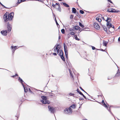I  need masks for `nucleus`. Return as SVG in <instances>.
<instances>
[{
    "instance_id": "7c9ffc66",
    "label": "nucleus",
    "mask_w": 120,
    "mask_h": 120,
    "mask_svg": "<svg viewBox=\"0 0 120 120\" xmlns=\"http://www.w3.org/2000/svg\"><path fill=\"white\" fill-rule=\"evenodd\" d=\"M69 30L70 31L72 32H73L74 31V30L73 29L70 28L69 29Z\"/></svg>"
},
{
    "instance_id": "3c124183",
    "label": "nucleus",
    "mask_w": 120,
    "mask_h": 120,
    "mask_svg": "<svg viewBox=\"0 0 120 120\" xmlns=\"http://www.w3.org/2000/svg\"><path fill=\"white\" fill-rule=\"evenodd\" d=\"M118 41L119 42V41H120V37H119L118 38Z\"/></svg>"
},
{
    "instance_id": "680f3d73",
    "label": "nucleus",
    "mask_w": 120,
    "mask_h": 120,
    "mask_svg": "<svg viewBox=\"0 0 120 120\" xmlns=\"http://www.w3.org/2000/svg\"><path fill=\"white\" fill-rule=\"evenodd\" d=\"M101 50L102 51H104V50L102 49H101Z\"/></svg>"
},
{
    "instance_id": "e2e57ef3",
    "label": "nucleus",
    "mask_w": 120,
    "mask_h": 120,
    "mask_svg": "<svg viewBox=\"0 0 120 120\" xmlns=\"http://www.w3.org/2000/svg\"><path fill=\"white\" fill-rule=\"evenodd\" d=\"M29 90L30 91V92H31V90H30V88H29Z\"/></svg>"
},
{
    "instance_id": "7ed1b4c3",
    "label": "nucleus",
    "mask_w": 120,
    "mask_h": 120,
    "mask_svg": "<svg viewBox=\"0 0 120 120\" xmlns=\"http://www.w3.org/2000/svg\"><path fill=\"white\" fill-rule=\"evenodd\" d=\"M64 111L66 113L68 114L69 113H71L72 112V110L70 108H67L64 110Z\"/></svg>"
},
{
    "instance_id": "412c9836",
    "label": "nucleus",
    "mask_w": 120,
    "mask_h": 120,
    "mask_svg": "<svg viewBox=\"0 0 120 120\" xmlns=\"http://www.w3.org/2000/svg\"><path fill=\"white\" fill-rule=\"evenodd\" d=\"M76 106L74 104H73L71 105L69 108L71 109V108H75L76 107Z\"/></svg>"
},
{
    "instance_id": "9d476101",
    "label": "nucleus",
    "mask_w": 120,
    "mask_h": 120,
    "mask_svg": "<svg viewBox=\"0 0 120 120\" xmlns=\"http://www.w3.org/2000/svg\"><path fill=\"white\" fill-rule=\"evenodd\" d=\"M77 92L79 93V94H81V95H82L83 97L85 98L86 99V98L85 96L79 90V89L78 88L76 90Z\"/></svg>"
},
{
    "instance_id": "c03bdc74",
    "label": "nucleus",
    "mask_w": 120,
    "mask_h": 120,
    "mask_svg": "<svg viewBox=\"0 0 120 120\" xmlns=\"http://www.w3.org/2000/svg\"><path fill=\"white\" fill-rule=\"evenodd\" d=\"M101 19L100 18H99V20L98 21L99 22H101Z\"/></svg>"
},
{
    "instance_id": "69168bd1",
    "label": "nucleus",
    "mask_w": 120,
    "mask_h": 120,
    "mask_svg": "<svg viewBox=\"0 0 120 120\" xmlns=\"http://www.w3.org/2000/svg\"><path fill=\"white\" fill-rule=\"evenodd\" d=\"M84 92H85V93H86L87 94H88H88L86 93L85 91H84Z\"/></svg>"
},
{
    "instance_id": "49530a36",
    "label": "nucleus",
    "mask_w": 120,
    "mask_h": 120,
    "mask_svg": "<svg viewBox=\"0 0 120 120\" xmlns=\"http://www.w3.org/2000/svg\"><path fill=\"white\" fill-rule=\"evenodd\" d=\"M80 88L81 89V90L83 91H84V90L81 87H80Z\"/></svg>"
},
{
    "instance_id": "6ab92c4d",
    "label": "nucleus",
    "mask_w": 120,
    "mask_h": 120,
    "mask_svg": "<svg viewBox=\"0 0 120 120\" xmlns=\"http://www.w3.org/2000/svg\"><path fill=\"white\" fill-rule=\"evenodd\" d=\"M63 4L66 7H69V5L68 4L65 3H63Z\"/></svg>"
},
{
    "instance_id": "2f4dec72",
    "label": "nucleus",
    "mask_w": 120,
    "mask_h": 120,
    "mask_svg": "<svg viewBox=\"0 0 120 120\" xmlns=\"http://www.w3.org/2000/svg\"><path fill=\"white\" fill-rule=\"evenodd\" d=\"M61 32L62 33L64 34L65 33V30L64 29H62L61 30Z\"/></svg>"
},
{
    "instance_id": "37998d69",
    "label": "nucleus",
    "mask_w": 120,
    "mask_h": 120,
    "mask_svg": "<svg viewBox=\"0 0 120 120\" xmlns=\"http://www.w3.org/2000/svg\"><path fill=\"white\" fill-rule=\"evenodd\" d=\"M55 19V21H56V24L57 25V26L58 25H59V24H58V23L57 21L56 20V19Z\"/></svg>"
},
{
    "instance_id": "423d86ee",
    "label": "nucleus",
    "mask_w": 120,
    "mask_h": 120,
    "mask_svg": "<svg viewBox=\"0 0 120 120\" xmlns=\"http://www.w3.org/2000/svg\"><path fill=\"white\" fill-rule=\"evenodd\" d=\"M41 102H42L43 104H49L50 103V102L46 99L41 100Z\"/></svg>"
},
{
    "instance_id": "09e8293b",
    "label": "nucleus",
    "mask_w": 120,
    "mask_h": 120,
    "mask_svg": "<svg viewBox=\"0 0 120 120\" xmlns=\"http://www.w3.org/2000/svg\"><path fill=\"white\" fill-rule=\"evenodd\" d=\"M107 0L109 2H110V3H112V1H111V0Z\"/></svg>"
},
{
    "instance_id": "e433bc0d",
    "label": "nucleus",
    "mask_w": 120,
    "mask_h": 120,
    "mask_svg": "<svg viewBox=\"0 0 120 120\" xmlns=\"http://www.w3.org/2000/svg\"><path fill=\"white\" fill-rule=\"evenodd\" d=\"M107 20H108L109 22H110L111 21V18H107Z\"/></svg>"
},
{
    "instance_id": "72a5a7b5",
    "label": "nucleus",
    "mask_w": 120,
    "mask_h": 120,
    "mask_svg": "<svg viewBox=\"0 0 120 120\" xmlns=\"http://www.w3.org/2000/svg\"><path fill=\"white\" fill-rule=\"evenodd\" d=\"M69 34L71 35H75V33L74 32H70V33Z\"/></svg>"
},
{
    "instance_id": "f704fd0d",
    "label": "nucleus",
    "mask_w": 120,
    "mask_h": 120,
    "mask_svg": "<svg viewBox=\"0 0 120 120\" xmlns=\"http://www.w3.org/2000/svg\"><path fill=\"white\" fill-rule=\"evenodd\" d=\"M69 95L70 96H74V94L72 93H69Z\"/></svg>"
},
{
    "instance_id": "de8ad7c7",
    "label": "nucleus",
    "mask_w": 120,
    "mask_h": 120,
    "mask_svg": "<svg viewBox=\"0 0 120 120\" xmlns=\"http://www.w3.org/2000/svg\"><path fill=\"white\" fill-rule=\"evenodd\" d=\"M92 49L93 50H94L95 49V48L94 47L92 46Z\"/></svg>"
},
{
    "instance_id": "a18cd8bd",
    "label": "nucleus",
    "mask_w": 120,
    "mask_h": 120,
    "mask_svg": "<svg viewBox=\"0 0 120 120\" xmlns=\"http://www.w3.org/2000/svg\"><path fill=\"white\" fill-rule=\"evenodd\" d=\"M53 54L55 56H56L57 55L56 53H53Z\"/></svg>"
},
{
    "instance_id": "774afa93",
    "label": "nucleus",
    "mask_w": 120,
    "mask_h": 120,
    "mask_svg": "<svg viewBox=\"0 0 120 120\" xmlns=\"http://www.w3.org/2000/svg\"><path fill=\"white\" fill-rule=\"evenodd\" d=\"M83 120H87L86 119H85Z\"/></svg>"
},
{
    "instance_id": "13d9d810",
    "label": "nucleus",
    "mask_w": 120,
    "mask_h": 120,
    "mask_svg": "<svg viewBox=\"0 0 120 120\" xmlns=\"http://www.w3.org/2000/svg\"><path fill=\"white\" fill-rule=\"evenodd\" d=\"M60 38H61L60 36H59V39H60Z\"/></svg>"
},
{
    "instance_id": "f03ea898",
    "label": "nucleus",
    "mask_w": 120,
    "mask_h": 120,
    "mask_svg": "<svg viewBox=\"0 0 120 120\" xmlns=\"http://www.w3.org/2000/svg\"><path fill=\"white\" fill-rule=\"evenodd\" d=\"M48 109L51 113H54L55 111V109L51 106H48Z\"/></svg>"
},
{
    "instance_id": "6e6d98bb",
    "label": "nucleus",
    "mask_w": 120,
    "mask_h": 120,
    "mask_svg": "<svg viewBox=\"0 0 120 120\" xmlns=\"http://www.w3.org/2000/svg\"><path fill=\"white\" fill-rule=\"evenodd\" d=\"M11 48L12 49H14V47H13V46H11Z\"/></svg>"
},
{
    "instance_id": "4c0bfd02",
    "label": "nucleus",
    "mask_w": 120,
    "mask_h": 120,
    "mask_svg": "<svg viewBox=\"0 0 120 120\" xmlns=\"http://www.w3.org/2000/svg\"><path fill=\"white\" fill-rule=\"evenodd\" d=\"M73 15H71L70 16V19H72L73 18Z\"/></svg>"
},
{
    "instance_id": "338daca9",
    "label": "nucleus",
    "mask_w": 120,
    "mask_h": 120,
    "mask_svg": "<svg viewBox=\"0 0 120 120\" xmlns=\"http://www.w3.org/2000/svg\"><path fill=\"white\" fill-rule=\"evenodd\" d=\"M59 0V1H62V0Z\"/></svg>"
},
{
    "instance_id": "58836bf2",
    "label": "nucleus",
    "mask_w": 120,
    "mask_h": 120,
    "mask_svg": "<svg viewBox=\"0 0 120 120\" xmlns=\"http://www.w3.org/2000/svg\"><path fill=\"white\" fill-rule=\"evenodd\" d=\"M52 6L54 8H55L56 6H55V4H54L53 3H52Z\"/></svg>"
},
{
    "instance_id": "dca6fc26",
    "label": "nucleus",
    "mask_w": 120,
    "mask_h": 120,
    "mask_svg": "<svg viewBox=\"0 0 120 120\" xmlns=\"http://www.w3.org/2000/svg\"><path fill=\"white\" fill-rule=\"evenodd\" d=\"M102 103L103 104V105H104V106L106 107L108 109V107L107 106V105L105 104L104 101L103 100H102Z\"/></svg>"
},
{
    "instance_id": "f257e3e1",
    "label": "nucleus",
    "mask_w": 120,
    "mask_h": 120,
    "mask_svg": "<svg viewBox=\"0 0 120 120\" xmlns=\"http://www.w3.org/2000/svg\"><path fill=\"white\" fill-rule=\"evenodd\" d=\"M8 12H6L4 16V19L5 22H7L8 21H10L12 20L14 15V13L11 12L8 14Z\"/></svg>"
},
{
    "instance_id": "052dcab7",
    "label": "nucleus",
    "mask_w": 120,
    "mask_h": 120,
    "mask_svg": "<svg viewBox=\"0 0 120 120\" xmlns=\"http://www.w3.org/2000/svg\"><path fill=\"white\" fill-rule=\"evenodd\" d=\"M105 21H106V22H109L108 20H107V19L106 20H105Z\"/></svg>"
},
{
    "instance_id": "ea45409f",
    "label": "nucleus",
    "mask_w": 120,
    "mask_h": 120,
    "mask_svg": "<svg viewBox=\"0 0 120 120\" xmlns=\"http://www.w3.org/2000/svg\"><path fill=\"white\" fill-rule=\"evenodd\" d=\"M55 5H56L58 6H60V4L59 3H55Z\"/></svg>"
},
{
    "instance_id": "f3484780",
    "label": "nucleus",
    "mask_w": 120,
    "mask_h": 120,
    "mask_svg": "<svg viewBox=\"0 0 120 120\" xmlns=\"http://www.w3.org/2000/svg\"><path fill=\"white\" fill-rule=\"evenodd\" d=\"M108 42L105 41H103V45L105 46H106Z\"/></svg>"
},
{
    "instance_id": "864d4df0",
    "label": "nucleus",
    "mask_w": 120,
    "mask_h": 120,
    "mask_svg": "<svg viewBox=\"0 0 120 120\" xmlns=\"http://www.w3.org/2000/svg\"><path fill=\"white\" fill-rule=\"evenodd\" d=\"M16 47L17 46H16L14 47V50H15V49H16Z\"/></svg>"
},
{
    "instance_id": "4be33fe9",
    "label": "nucleus",
    "mask_w": 120,
    "mask_h": 120,
    "mask_svg": "<svg viewBox=\"0 0 120 120\" xmlns=\"http://www.w3.org/2000/svg\"><path fill=\"white\" fill-rule=\"evenodd\" d=\"M102 27L105 31H107V28L106 26H102Z\"/></svg>"
},
{
    "instance_id": "aec40b11",
    "label": "nucleus",
    "mask_w": 120,
    "mask_h": 120,
    "mask_svg": "<svg viewBox=\"0 0 120 120\" xmlns=\"http://www.w3.org/2000/svg\"><path fill=\"white\" fill-rule=\"evenodd\" d=\"M25 1V0H18L17 3L18 4H19L20 3L22 2H24Z\"/></svg>"
},
{
    "instance_id": "c9c22d12",
    "label": "nucleus",
    "mask_w": 120,
    "mask_h": 120,
    "mask_svg": "<svg viewBox=\"0 0 120 120\" xmlns=\"http://www.w3.org/2000/svg\"><path fill=\"white\" fill-rule=\"evenodd\" d=\"M80 12L82 14H83L84 13V11L82 10H80Z\"/></svg>"
},
{
    "instance_id": "a878e982",
    "label": "nucleus",
    "mask_w": 120,
    "mask_h": 120,
    "mask_svg": "<svg viewBox=\"0 0 120 120\" xmlns=\"http://www.w3.org/2000/svg\"><path fill=\"white\" fill-rule=\"evenodd\" d=\"M57 10L60 12L61 11V8L60 6H58V8H56Z\"/></svg>"
},
{
    "instance_id": "4468645a",
    "label": "nucleus",
    "mask_w": 120,
    "mask_h": 120,
    "mask_svg": "<svg viewBox=\"0 0 120 120\" xmlns=\"http://www.w3.org/2000/svg\"><path fill=\"white\" fill-rule=\"evenodd\" d=\"M22 85L24 87V91L25 92H27L28 91V89L26 87H25L23 83H22Z\"/></svg>"
},
{
    "instance_id": "0eeeda50",
    "label": "nucleus",
    "mask_w": 120,
    "mask_h": 120,
    "mask_svg": "<svg viewBox=\"0 0 120 120\" xmlns=\"http://www.w3.org/2000/svg\"><path fill=\"white\" fill-rule=\"evenodd\" d=\"M107 25L108 26H109V28H110V27H112L113 28V30H114V26H112V24L111 23L109 22H107Z\"/></svg>"
},
{
    "instance_id": "6e6552de",
    "label": "nucleus",
    "mask_w": 120,
    "mask_h": 120,
    "mask_svg": "<svg viewBox=\"0 0 120 120\" xmlns=\"http://www.w3.org/2000/svg\"><path fill=\"white\" fill-rule=\"evenodd\" d=\"M7 30H3L1 32V33L3 35L5 36L7 34Z\"/></svg>"
},
{
    "instance_id": "473e14b6",
    "label": "nucleus",
    "mask_w": 120,
    "mask_h": 120,
    "mask_svg": "<svg viewBox=\"0 0 120 120\" xmlns=\"http://www.w3.org/2000/svg\"><path fill=\"white\" fill-rule=\"evenodd\" d=\"M60 46L59 47V48L58 49V50H57V51H56V52L57 53V54H58L59 53V51H60L59 50H60Z\"/></svg>"
},
{
    "instance_id": "0e129e2a",
    "label": "nucleus",
    "mask_w": 120,
    "mask_h": 120,
    "mask_svg": "<svg viewBox=\"0 0 120 120\" xmlns=\"http://www.w3.org/2000/svg\"><path fill=\"white\" fill-rule=\"evenodd\" d=\"M118 28L119 29H120V26Z\"/></svg>"
},
{
    "instance_id": "9b49d317",
    "label": "nucleus",
    "mask_w": 120,
    "mask_h": 120,
    "mask_svg": "<svg viewBox=\"0 0 120 120\" xmlns=\"http://www.w3.org/2000/svg\"><path fill=\"white\" fill-rule=\"evenodd\" d=\"M109 9L107 10V11L111 12H116V10L115 9H114L112 8L111 9V11H109ZM119 12V11H117V12Z\"/></svg>"
},
{
    "instance_id": "cd10ccee",
    "label": "nucleus",
    "mask_w": 120,
    "mask_h": 120,
    "mask_svg": "<svg viewBox=\"0 0 120 120\" xmlns=\"http://www.w3.org/2000/svg\"><path fill=\"white\" fill-rule=\"evenodd\" d=\"M74 37L76 40L78 41H79L80 40V39L77 38V36L76 35H74Z\"/></svg>"
},
{
    "instance_id": "c85d7f7f",
    "label": "nucleus",
    "mask_w": 120,
    "mask_h": 120,
    "mask_svg": "<svg viewBox=\"0 0 120 120\" xmlns=\"http://www.w3.org/2000/svg\"><path fill=\"white\" fill-rule=\"evenodd\" d=\"M69 71L70 73V75H71V76H72V77H73V75H72V72L70 70V69H69Z\"/></svg>"
},
{
    "instance_id": "39448f33",
    "label": "nucleus",
    "mask_w": 120,
    "mask_h": 120,
    "mask_svg": "<svg viewBox=\"0 0 120 120\" xmlns=\"http://www.w3.org/2000/svg\"><path fill=\"white\" fill-rule=\"evenodd\" d=\"M94 26L95 28L97 30H99L100 28V27L98 24L97 23H94Z\"/></svg>"
},
{
    "instance_id": "a211bd4d",
    "label": "nucleus",
    "mask_w": 120,
    "mask_h": 120,
    "mask_svg": "<svg viewBox=\"0 0 120 120\" xmlns=\"http://www.w3.org/2000/svg\"><path fill=\"white\" fill-rule=\"evenodd\" d=\"M76 9L74 8H72V12L74 13H75L76 12Z\"/></svg>"
},
{
    "instance_id": "bb28decb",
    "label": "nucleus",
    "mask_w": 120,
    "mask_h": 120,
    "mask_svg": "<svg viewBox=\"0 0 120 120\" xmlns=\"http://www.w3.org/2000/svg\"><path fill=\"white\" fill-rule=\"evenodd\" d=\"M79 25L80 26H81L82 28H83L84 27V26L82 24V23L81 22H79Z\"/></svg>"
},
{
    "instance_id": "bf43d9fd",
    "label": "nucleus",
    "mask_w": 120,
    "mask_h": 120,
    "mask_svg": "<svg viewBox=\"0 0 120 120\" xmlns=\"http://www.w3.org/2000/svg\"><path fill=\"white\" fill-rule=\"evenodd\" d=\"M15 75H13V76H12L11 77H15Z\"/></svg>"
},
{
    "instance_id": "79ce46f5",
    "label": "nucleus",
    "mask_w": 120,
    "mask_h": 120,
    "mask_svg": "<svg viewBox=\"0 0 120 120\" xmlns=\"http://www.w3.org/2000/svg\"><path fill=\"white\" fill-rule=\"evenodd\" d=\"M97 16L98 17H101V14H99L97 15Z\"/></svg>"
},
{
    "instance_id": "ddd939ff",
    "label": "nucleus",
    "mask_w": 120,
    "mask_h": 120,
    "mask_svg": "<svg viewBox=\"0 0 120 120\" xmlns=\"http://www.w3.org/2000/svg\"><path fill=\"white\" fill-rule=\"evenodd\" d=\"M74 28L76 30H79H79L80 29V28L79 26H75L74 27Z\"/></svg>"
},
{
    "instance_id": "b1692460",
    "label": "nucleus",
    "mask_w": 120,
    "mask_h": 120,
    "mask_svg": "<svg viewBox=\"0 0 120 120\" xmlns=\"http://www.w3.org/2000/svg\"><path fill=\"white\" fill-rule=\"evenodd\" d=\"M19 81L22 84V83H23L22 82H23V81L20 77H19Z\"/></svg>"
},
{
    "instance_id": "8fccbe9b",
    "label": "nucleus",
    "mask_w": 120,
    "mask_h": 120,
    "mask_svg": "<svg viewBox=\"0 0 120 120\" xmlns=\"http://www.w3.org/2000/svg\"><path fill=\"white\" fill-rule=\"evenodd\" d=\"M99 18L97 17L96 18V20L98 21L99 20Z\"/></svg>"
},
{
    "instance_id": "393cba45",
    "label": "nucleus",
    "mask_w": 120,
    "mask_h": 120,
    "mask_svg": "<svg viewBox=\"0 0 120 120\" xmlns=\"http://www.w3.org/2000/svg\"><path fill=\"white\" fill-rule=\"evenodd\" d=\"M41 98L43 99L42 100L46 99L47 97L45 96H42L41 97Z\"/></svg>"
},
{
    "instance_id": "4d7b16f0",
    "label": "nucleus",
    "mask_w": 120,
    "mask_h": 120,
    "mask_svg": "<svg viewBox=\"0 0 120 120\" xmlns=\"http://www.w3.org/2000/svg\"><path fill=\"white\" fill-rule=\"evenodd\" d=\"M0 4H1V5L2 6H3V4L1 3V2H0Z\"/></svg>"
},
{
    "instance_id": "20e7f679",
    "label": "nucleus",
    "mask_w": 120,
    "mask_h": 120,
    "mask_svg": "<svg viewBox=\"0 0 120 120\" xmlns=\"http://www.w3.org/2000/svg\"><path fill=\"white\" fill-rule=\"evenodd\" d=\"M59 55L60 56L61 59L62 60L64 61L65 60L64 56L63 55V53L62 51L61 50H60V53L59 54Z\"/></svg>"
},
{
    "instance_id": "603ef678",
    "label": "nucleus",
    "mask_w": 120,
    "mask_h": 120,
    "mask_svg": "<svg viewBox=\"0 0 120 120\" xmlns=\"http://www.w3.org/2000/svg\"><path fill=\"white\" fill-rule=\"evenodd\" d=\"M112 78L111 77H110L109 78H108V79H110Z\"/></svg>"
},
{
    "instance_id": "1a4fd4ad",
    "label": "nucleus",
    "mask_w": 120,
    "mask_h": 120,
    "mask_svg": "<svg viewBox=\"0 0 120 120\" xmlns=\"http://www.w3.org/2000/svg\"><path fill=\"white\" fill-rule=\"evenodd\" d=\"M7 28L8 29V31H10L11 29V26L9 23H8Z\"/></svg>"
},
{
    "instance_id": "a19ab883",
    "label": "nucleus",
    "mask_w": 120,
    "mask_h": 120,
    "mask_svg": "<svg viewBox=\"0 0 120 120\" xmlns=\"http://www.w3.org/2000/svg\"><path fill=\"white\" fill-rule=\"evenodd\" d=\"M79 100L80 101V100H83L84 99L83 98H79Z\"/></svg>"
},
{
    "instance_id": "5fc2aeb1",
    "label": "nucleus",
    "mask_w": 120,
    "mask_h": 120,
    "mask_svg": "<svg viewBox=\"0 0 120 120\" xmlns=\"http://www.w3.org/2000/svg\"><path fill=\"white\" fill-rule=\"evenodd\" d=\"M2 6L4 8H7V7H5V6H4L3 5V6Z\"/></svg>"
},
{
    "instance_id": "f8f14e48",
    "label": "nucleus",
    "mask_w": 120,
    "mask_h": 120,
    "mask_svg": "<svg viewBox=\"0 0 120 120\" xmlns=\"http://www.w3.org/2000/svg\"><path fill=\"white\" fill-rule=\"evenodd\" d=\"M59 45H57L56 47V48H55L54 47V52H56V51L58 50V49L59 48V47H60Z\"/></svg>"
},
{
    "instance_id": "2eb2a0df",
    "label": "nucleus",
    "mask_w": 120,
    "mask_h": 120,
    "mask_svg": "<svg viewBox=\"0 0 120 120\" xmlns=\"http://www.w3.org/2000/svg\"><path fill=\"white\" fill-rule=\"evenodd\" d=\"M64 52H67V47L65 43H64Z\"/></svg>"
},
{
    "instance_id": "c756f323",
    "label": "nucleus",
    "mask_w": 120,
    "mask_h": 120,
    "mask_svg": "<svg viewBox=\"0 0 120 120\" xmlns=\"http://www.w3.org/2000/svg\"><path fill=\"white\" fill-rule=\"evenodd\" d=\"M65 56L67 58L68 57V52H65Z\"/></svg>"
},
{
    "instance_id": "5701e85b",
    "label": "nucleus",
    "mask_w": 120,
    "mask_h": 120,
    "mask_svg": "<svg viewBox=\"0 0 120 120\" xmlns=\"http://www.w3.org/2000/svg\"><path fill=\"white\" fill-rule=\"evenodd\" d=\"M118 71L116 75V76H118L120 75V72L118 71L119 70V69H118Z\"/></svg>"
}]
</instances>
